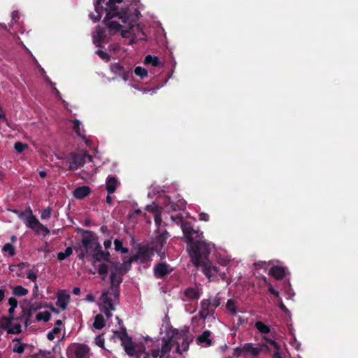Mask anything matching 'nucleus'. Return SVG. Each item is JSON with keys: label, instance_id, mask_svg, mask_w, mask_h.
Segmentation results:
<instances>
[{"label": "nucleus", "instance_id": "f257e3e1", "mask_svg": "<svg viewBox=\"0 0 358 358\" xmlns=\"http://www.w3.org/2000/svg\"><path fill=\"white\" fill-rule=\"evenodd\" d=\"M123 0H109L106 3V17L104 23L111 34L120 33L122 37H132L133 38L143 39V33L141 28L136 24L140 12L143 5L138 0L134 3L135 10L134 13H129L127 10L119 8L116 4Z\"/></svg>", "mask_w": 358, "mask_h": 358}, {"label": "nucleus", "instance_id": "f03ea898", "mask_svg": "<svg viewBox=\"0 0 358 358\" xmlns=\"http://www.w3.org/2000/svg\"><path fill=\"white\" fill-rule=\"evenodd\" d=\"M182 229L184 236L189 243L188 250L192 262L196 266H199L202 262L207 261V256L215 245L212 243L204 241L194 242L195 238H200L203 236V234L196 231L189 226L182 225Z\"/></svg>", "mask_w": 358, "mask_h": 358}, {"label": "nucleus", "instance_id": "7ed1b4c3", "mask_svg": "<svg viewBox=\"0 0 358 358\" xmlns=\"http://www.w3.org/2000/svg\"><path fill=\"white\" fill-rule=\"evenodd\" d=\"M122 274L120 269L115 265L110 275L112 287L108 291L103 292L98 301L100 311L108 318L112 317V312L115 310V306L119 303L120 292L115 286L121 282Z\"/></svg>", "mask_w": 358, "mask_h": 358}, {"label": "nucleus", "instance_id": "20e7f679", "mask_svg": "<svg viewBox=\"0 0 358 358\" xmlns=\"http://www.w3.org/2000/svg\"><path fill=\"white\" fill-rule=\"evenodd\" d=\"M83 245L78 256L80 259H84L89 254L92 256L94 263L95 262L108 261L109 253L101 250V245L97 237L90 234L83 240Z\"/></svg>", "mask_w": 358, "mask_h": 358}, {"label": "nucleus", "instance_id": "39448f33", "mask_svg": "<svg viewBox=\"0 0 358 358\" xmlns=\"http://www.w3.org/2000/svg\"><path fill=\"white\" fill-rule=\"evenodd\" d=\"M171 337L175 346V351L177 353L182 354L187 350L189 342L192 340L187 329L173 330Z\"/></svg>", "mask_w": 358, "mask_h": 358}, {"label": "nucleus", "instance_id": "423d86ee", "mask_svg": "<svg viewBox=\"0 0 358 358\" xmlns=\"http://www.w3.org/2000/svg\"><path fill=\"white\" fill-rule=\"evenodd\" d=\"M20 218L24 220L26 225L31 229L35 233L43 236H48L50 233L49 229L42 224L33 215L32 210L29 208L24 213H18Z\"/></svg>", "mask_w": 358, "mask_h": 358}, {"label": "nucleus", "instance_id": "0eeeda50", "mask_svg": "<svg viewBox=\"0 0 358 358\" xmlns=\"http://www.w3.org/2000/svg\"><path fill=\"white\" fill-rule=\"evenodd\" d=\"M87 158L89 161L92 160V157L86 153L78 154L71 153L67 157V164L69 169L73 171L78 169L83 166L85 164V159Z\"/></svg>", "mask_w": 358, "mask_h": 358}, {"label": "nucleus", "instance_id": "6e6552de", "mask_svg": "<svg viewBox=\"0 0 358 358\" xmlns=\"http://www.w3.org/2000/svg\"><path fill=\"white\" fill-rule=\"evenodd\" d=\"M90 350L85 345L72 343L67 349L69 358H88Z\"/></svg>", "mask_w": 358, "mask_h": 358}, {"label": "nucleus", "instance_id": "1a4fd4ad", "mask_svg": "<svg viewBox=\"0 0 358 358\" xmlns=\"http://www.w3.org/2000/svg\"><path fill=\"white\" fill-rule=\"evenodd\" d=\"M157 233V235L155 238L151 250H155L159 256L162 257L164 255V252L162 251V249L169 236L164 229L160 231V229H158Z\"/></svg>", "mask_w": 358, "mask_h": 358}, {"label": "nucleus", "instance_id": "9d476101", "mask_svg": "<svg viewBox=\"0 0 358 358\" xmlns=\"http://www.w3.org/2000/svg\"><path fill=\"white\" fill-rule=\"evenodd\" d=\"M173 348L175 349V346L171 341V337L170 338H163L161 351L152 350V357L153 358H164Z\"/></svg>", "mask_w": 358, "mask_h": 358}, {"label": "nucleus", "instance_id": "9b49d317", "mask_svg": "<svg viewBox=\"0 0 358 358\" xmlns=\"http://www.w3.org/2000/svg\"><path fill=\"white\" fill-rule=\"evenodd\" d=\"M124 350L129 356H134L136 354V345L126 334H122L120 337Z\"/></svg>", "mask_w": 358, "mask_h": 358}, {"label": "nucleus", "instance_id": "f8f14e48", "mask_svg": "<svg viewBox=\"0 0 358 358\" xmlns=\"http://www.w3.org/2000/svg\"><path fill=\"white\" fill-rule=\"evenodd\" d=\"M199 266H203V272L209 280H214L217 278L218 271L216 267L212 265L211 263L208 261H205Z\"/></svg>", "mask_w": 358, "mask_h": 358}, {"label": "nucleus", "instance_id": "ddd939ff", "mask_svg": "<svg viewBox=\"0 0 358 358\" xmlns=\"http://www.w3.org/2000/svg\"><path fill=\"white\" fill-rule=\"evenodd\" d=\"M263 348H266V346L262 345L261 347H254L252 343H246L242 348H236L235 350L238 352V354L250 352L252 355L256 357L259 354Z\"/></svg>", "mask_w": 358, "mask_h": 358}, {"label": "nucleus", "instance_id": "4468645a", "mask_svg": "<svg viewBox=\"0 0 358 358\" xmlns=\"http://www.w3.org/2000/svg\"><path fill=\"white\" fill-rule=\"evenodd\" d=\"M94 1L95 13H91L90 17L94 22H97L100 20L103 13L102 3H103V0H94Z\"/></svg>", "mask_w": 358, "mask_h": 358}, {"label": "nucleus", "instance_id": "2eb2a0df", "mask_svg": "<svg viewBox=\"0 0 358 358\" xmlns=\"http://www.w3.org/2000/svg\"><path fill=\"white\" fill-rule=\"evenodd\" d=\"M153 255L152 251L147 249L141 248L138 254L132 258L133 260L140 261L144 262L151 260V257Z\"/></svg>", "mask_w": 358, "mask_h": 358}, {"label": "nucleus", "instance_id": "dca6fc26", "mask_svg": "<svg viewBox=\"0 0 358 358\" xmlns=\"http://www.w3.org/2000/svg\"><path fill=\"white\" fill-rule=\"evenodd\" d=\"M69 298L70 296L66 292L63 290L59 291L57 294V305L62 309H65L66 308Z\"/></svg>", "mask_w": 358, "mask_h": 358}, {"label": "nucleus", "instance_id": "f3484780", "mask_svg": "<svg viewBox=\"0 0 358 358\" xmlns=\"http://www.w3.org/2000/svg\"><path fill=\"white\" fill-rule=\"evenodd\" d=\"M198 343L202 347H208L212 345V339L210 338V331H205L201 335L197 338Z\"/></svg>", "mask_w": 358, "mask_h": 358}, {"label": "nucleus", "instance_id": "a211bd4d", "mask_svg": "<svg viewBox=\"0 0 358 358\" xmlns=\"http://www.w3.org/2000/svg\"><path fill=\"white\" fill-rule=\"evenodd\" d=\"M171 271V268L164 264H159L155 268V274L157 277L160 278L168 274Z\"/></svg>", "mask_w": 358, "mask_h": 358}, {"label": "nucleus", "instance_id": "6ab92c4d", "mask_svg": "<svg viewBox=\"0 0 358 358\" xmlns=\"http://www.w3.org/2000/svg\"><path fill=\"white\" fill-rule=\"evenodd\" d=\"M51 311L56 312V310L55 308L51 307L50 310H46L38 313L36 315V320L37 321H43L45 322H48L50 319Z\"/></svg>", "mask_w": 358, "mask_h": 358}, {"label": "nucleus", "instance_id": "aec40b11", "mask_svg": "<svg viewBox=\"0 0 358 358\" xmlns=\"http://www.w3.org/2000/svg\"><path fill=\"white\" fill-rule=\"evenodd\" d=\"M90 188L87 186H82L73 191V196L78 199H82L90 194Z\"/></svg>", "mask_w": 358, "mask_h": 358}, {"label": "nucleus", "instance_id": "412c9836", "mask_svg": "<svg viewBox=\"0 0 358 358\" xmlns=\"http://www.w3.org/2000/svg\"><path fill=\"white\" fill-rule=\"evenodd\" d=\"M269 273L275 278L280 280L285 275V268L281 266H273Z\"/></svg>", "mask_w": 358, "mask_h": 358}, {"label": "nucleus", "instance_id": "4be33fe9", "mask_svg": "<svg viewBox=\"0 0 358 358\" xmlns=\"http://www.w3.org/2000/svg\"><path fill=\"white\" fill-rule=\"evenodd\" d=\"M111 70L113 73L121 76L124 80L129 78V72L126 71L122 66L118 64H114L111 66Z\"/></svg>", "mask_w": 358, "mask_h": 358}, {"label": "nucleus", "instance_id": "5701e85b", "mask_svg": "<svg viewBox=\"0 0 358 358\" xmlns=\"http://www.w3.org/2000/svg\"><path fill=\"white\" fill-rule=\"evenodd\" d=\"M146 210L148 211L152 212L155 214L154 219H155V224L157 226H159L162 222V218H161L160 215L159 214V210H158L157 206L155 203H152L150 206H148L146 208Z\"/></svg>", "mask_w": 358, "mask_h": 358}, {"label": "nucleus", "instance_id": "b1692460", "mask_svg": "<svg viewBox=\"0 0 358 358\" xmlns=\"http://www.w3.org/2000/svg\"><path fill=\"white\" fill-rule=\"evenodd\" d=\"M93 38L95 43H100L106 41L108 39V36L105 31H102L100 28H97Z\"/></svg>", "mask_w": 358, "mask_h": 358}, {"label": "nucleus", "instance_id": "393cba45", "mask_svg": "<svg viewBox=\"0 0 358 358\" xmlns=\"http://www.w3.org/2000/svg\"><path fill=\"white\" fill-rule=\"evenodd\" d=\"M200 290L198 287L188 288L185 291V295L188 299H197L200 296Z\"/></svg>", "mask_w": 358, "mask_h": 358}, {"label": "nucleus", "instance_id": "a878e982", "mask_svg": "<svg viewBox=\"0 0 358 358\" xmlns=\"http://www.w3.org/2000/svg\"><path fill=\"white\" fill-rule=\"evenodd\" d=\"M255 327L258 330V331L262 335H266L271 332V329L269 326L266 325V324L261 321L256 322L255 324Z\"/></svg>", "mask_w": 358, "mask_h": 358}, {"label": "nucleus", "instance_id": "bb28decb", "mask_svg": "<svg viewBox=\"0 0 358 358\" xmlns=\"http://www.w3.org/2000/svg\"><path fill=\"white\" fill-rule=\"evenodd\" d=\"M117 185V181L115 178H108L106 181V189L108 194L113 193L116 189Z\"/></svg>", "mask_w": 358, "mask_h": 358}, {"label": "nucleus", "instance_id": "cd10ccee", "mask_svg": "<svg viewBox=\"0 0 358 358\" xmlns=\"http://www.w3.org/2000/svg\"><path fill=\"white\" fill-rule=\"evenodd\" d=\"M13 351L14 352L22 354L24 351L26 345L21 343L19 340L15 339L13 341Z\"/></svg>", "mask_w": 358, "mask_h": 358}, {"label": "nucleus", "instance_id": "c85d7f7f", "mask_svg": "<svg viewBox=\"0 0 358 358\" xmlns=\"http://www.w3.org/2000/svg\"><path fill=\"white\" fill-rule=\"evenodd\" d=\"M105 326L104 318L102 315L98 314L95 316L93 327L96 329H101Z\"/></svg>", "mask_w": 358, "mask_h": 358}, {"label": "nucleus", "instance_id": "c756f323", "mask_svg": "<svg viewBox=\"0 0 358 358\" xmlns=\"http://www.w3.org/2000/svg\"><path fill=\"white\" fill-rule=\"evenodd\" d=\"M216 258L217 262L222 266H227L231 261V257H229V256L222 255L221 254H217Z\"/></svg>", "mask_w": 358, "mask_h": 358}, {"label": "nucleus", "instance_id": "7c9ffc66", "mask_svg": "<svg viewBox=\"0 0 358 358\" xmlns=\"http://www.w3.org/2000/svg\"><path fill=\"white\" fill-rule=\"evenodd\" d=\"M13 292L16 296H22L28 294V289L19 285L13 288Z\"/></svg>", "mask_w": 358, "mask_h": 358}, {"label": "nucleus", "instance_id": "2f4dec72", "mask_svg": "<svg viewBox=\"0 0 358 358\" xmlns=\"http://www.w3.org/2000/svg\"><path fill=\"white\" fill-rule=\"evenodd\" d=\"M12 322V320L10 317H2L0 319V328L3 329L8 331V328L10 326Z\"/></svg>", "mask_w": 358, "mask_h": 358}, {"label": "nucleus", "instance_id": "473e14b6", "mask_svg": "<svg viewBox=\"0 0 358 358\" xmlns=\"http://www.w3.org/2000/svg\"><path fill=\"white\" fill-rule=\"evenodd\" d=\"M115 250L117 252L125 254L128 252V249L123 246L122 242L118 239H115L114 241Z\"/></svg>", "mask_w": 358, "mask_h": 358}, {"label": "nucleus", "instance_id": "72a5a7b5", "mask_svg": "<svg viewBox=\"0 0 358 358\" xmlns=\"http://www.w3.org/2000/svg\"><path fill=\"white\" fill-rule=\"evenodd\" d=\"M29 146L27 143H23L22 142L17 141L14 144V149L18 153H22L27 149H28Z\"/></svg>", "mask_w": 358, "mask_h": 358}, {"label": "nucleus", "instance_id": "f704fd0d", "mask_svg": "<svg viewBox=\"0 0 358 358\" xmlns=\"http://www.w3.org/2000/svg\"><path fill=\"white\" fill-rule=\"evenodd\" d=\"M73 252V250L71 248H67L64 252H59L57 255V258L59 261H63L68 257H69Z\"/></svg>", "mask_w": 358, "mask_h": 358}, {"label": "nucleus", "instance_id": "c9c22d12", "mask_svg": "<svg viewBox=\"0 0 358 358\" xmlns=\"http://www.w3.org/2000/svg\"><path fill=\"white\" fill-rule=\"evenodd\" d=\"M145 64H151L154 66H157L159 65V59L157 57H152L151 55H148L145 58Z\"/></svg>", "mask_w": 358, "mask_h": 358}, {"label": "nucleus", "instance_id": "e433bc0d", "mask_svg": "<svg viewBox=\"0 0 358 358\" xmlns=\"http://www.w3.org/2000/svg\"><path fill=\"white\" fill-rule=\"evenodd\" d=\"M21 332V325L20 324H15L13 322L8 328V333L9 334H19Z\"/></svg>", "mask_w": 358, "mask_h": 358}, {"label": "nucleus", "instance_id": "4c0bfd02", "mask_svg": "<svg viewBox=\"0 0 358 358\" xmlns=\"http://www.w3.org/2000/svg\"><path fill=\"white\" fill-rule=\"evenodd\" d=\"M3 252H8L10 256H13L15 254V248L10 243H6L2 248Z\"/></svg>", "mask_w": 358, "mask_h": 358}, {"label": "nucleus", "instance_id": "58836bf2", "mask_svg": "<svg viewBox=\"0 0 358 358\" xmlns=\"http://www.w3.org/2000/svg\"><path fill=\"white\" fill-rule=\"evenodd\" d=\"M61 331V328L59 327H55L54 329L50 331L48 335L47 338L50 341H53L55 338V336L59 334Z\"/></svg>", "mask_w": 358, "mask_h": 358}, {"label": "nucleus", "instance_id": "ea45409f", "mask_svg": "<svg viewBox=\"0 0 358 358\" xmlns=\"http://www.w3.org/2000/svg\"><path fill=\"white\" fill-rule=\"evenodd\" d=\"M8 303L10 305V308H9V314L10 315V317L12 316V314L14 313L15 311V309L17 308V300L15 299V298H10L8 299Z\"/></svg>", "mask_w": 358, "mask_h": 358}, {"label": "nucleus", "instance_id": "a19ab883", "mask_svg": "<svg viewBox=\"0 0 358 358\" xmlns=\"http://www.w3.org/2000/svg\"><path fill=\"white\" fill-rule=\"evenodd\" d=\"M135 73L141 77L144 78L148 75V71L145 69L142 68L141 66H137L134 70Z\"/></svg>", "mask_w": 358, "mask_h": 358}, {"label": "nucleus", "instance_id": "79ce46f5", "mask_svg": "<svg viewBox=\"0 0 358 358\" xmlns=\"http://www.w3.org/2000/svg\"><path fill=\"white\" fill-rule=\"evenodd\" d=\"M263 280L264 282L268 285V291L271 294L276 296H279V292L278 291H276L273 287L271 285V284H270L268 280H267V278L266 277H263Z\"/></svg>", "mask_w": 358, "mask_h": 358}, {"label": "nucleus", "instance_id": "37998d69", "mask_svg": "<svg viewBox=\"0 0 358 358\" xmlns=\"http://www.w3.org/2000/svg\"><path fill=\"white\" fill-rule=\"evenodd\" d=\"M209 305H210V302L208 300L203 301L201 302L202 310L201 311V315L203 317H204L207 315L208 313L206 310L208 309Z\"/></svg>", "mask_w": 358, "mask_h": 358}, {"label": "nucleus", "instance_id": "c03bdc74", "mask_svg": "<svg viewBox=\"0 0 358 358\" xmlns=\"http://www.w3.org/2000/svg\"><path fill=\"white\" fill-rule=\"evenodd\" d=\"M227 308L229 311H230L232 314L236 313V308L235 303L233 300H229L227 303Z\"/></svg>", "mask_w": 358, "mask_h": 358}, {"label": "nucleus", "instance_id": "a18cd8bd", "mask_svg": "<svg viewBox=\"0 0 358 358\" xmlns=\"http://www.w3.org/2000/svg\"><path fill=\"white\" fill-rule=\"evenodd\" d=\"M270 265V262H258L254 264L257 269H264L266 270Z\"/></svg>", "mask_w": 358, "mask_h": 358}, {"label": "nucleus", "instance_id": "49530a36", "mask_svg": "<svg viewBox=\"0 0 358 358\" xmlns=\"http://www.w3.org/2000/svg\"><path fill=\"white\" fill-rule=\"evenodd\" d=\"M51 210L50 208H46L41 212V217L42 220L48 219L50 217Z\"/></svg>", "mask_w": 358, "mask_h": 358}, {"label": "nucleus", "instance_id": "de8ad7c7", "mask_svg": "<svg viewBox=\"0 0 358 358\" xmlns=\"http://www.w3.org/2000/svg\"><path fill=\"white\" fill-rule=\"evenodd\" d=\"M80 123L78 121H74L73 122V128L74 131L78 134L81 135V131H80Z\"/></svg>", "mask_w": 358, "mask_h": 358}, {"label": "nucleus", "instance_id": "09e8293b", "mask_svg": "<svg viewBox=\"0 0 358 358\" xmlns=\"http://www.w3.org/2000/svg\"><path fill=\"white\" fill-rule=\"evenodd\" d=\"M95 343L98 346L103 348L104 345V339L102 336H99L96 338Z\"/></svg>", "mask_w": 358, "mask_h": 358}, {"label": "nucleus", "instance_id": "8fccbe9b", "mask_svg": "<svg viewBox=\"0 0 358 358\" xmlns=\"http://www.w3.org/2000/svg\"><path fill=\"white\" fill-rule=\"evenodd\" d=\"M27 277L29 280H31L34 282V281H36V280L37 278V275L34 272H33L32 271H29L28 273H27Z\"/></svg>", "mask_w": 358, "mask_h": 358}, {"label": "nucleus", "instance_id": "3c124183", "mask_svg": "<svg viewBox=\"0 0 358 358\" xmlns=\"http://www.w3.org/2000/svg\"><path fill=\"white\" fill-rule=\"evenodd\" d=\"M97 54L99 55V56L101 58H102L104 60H108V59H109L108 55L106 52H104L103 50H99L97 52Z\"/></svg>", "mask_w": 358, "mask_h": 358}, {"label": "nucleus", "instance_id": "603ef678", "mask_svg": "<svg viewBox=\"0 0 358 358\" xmlns=\"http://www.w3.org/2000/svg\"><path fill=\"white\" fill-rule=\"evenodd\" d=\"M107 271H108V266L106 265L105 264H101V266H100V268L99 269V273L100 274H106L107 273Z\"/></svg>", "mask_w": 358, "mask_h": 358}, {"label": "nucleus", "instance_id": "864d4df0", "mask_svg": "<svg viewBox=\"0 0 358 358\" xmlns=\"http://www.w3.org/2000/svg\"><path fill=\"white\" fill-rule=\"evenodd\" d=\"M279 307L283 311L285 312V313H289V310L286 308V306L284 305V303H282V301L281 299H280V301H279Z\"/></svg>", "mask_w": 358, "mask_h": 358}, {"label": "nucleus", "instance_id": "5fc2aeb1", "mask_svg": "<svg viewBox=\"0 0 358 358\" xmlns=\"http://www.w3.org/2000/svg\"><path fill=\"white\" fill-rule=\"evenodd\" d=\"M199 220H202V221H208L209 220V215L205 213H201L199 215Z\"/></svg>", "mask_w": 358, "mask_h": 358}, {"label": "nucleus", "instance_id": "6e6d98bb", "mask_svg": "<svg viewBox=\"0 0 358 358\" xmlns=\"http://www.w3.org/2000/svg\"><path fill=\"white\" fill-rule=\"evenodd\" d=\"M264 339L269 344H271V345H273L275 349H278V345L273 341L271 340V339H268V338H266L264 337Z\"/></svg>", "mask_w": 358, "mask_h": 358}, {"label": "nucleus", "instance_id": "4d7b16f0", "mask_svg": "<svg viewBox=\"0 0 358 358\" xmlns=\"http://www.w3.org/2000/svg\"><path fill=\"white\" fill-rule=\"evenodd\" d=\"M137 358H151V357L147 352H141L137 355Z\"/></svg>", "mask_w": 358, "mask_h": 358}, {"label": "nucleus", "instance_id": "13d9d810", "mask_svg": "<svg viewBox=\"0 0 358 358\" xmlns=\"http://www.w3.org/2000/svg\"><path fill=\"white\" fill-rule=\"evenodd\" d=\"M38 286L37 284H35L33 291V295L34 298L38 297Z\"/></svg>", "mask_w": 358, "mask_h": 358}, {"label": "nucleus", "instance_id": "bf43d9fd", "mask_svg": "<svg viewBox=\"0 0 358 358\" xmlns=\"http://www.w3.org/2000/svg\"><path fill=\"white\" fill-rule=\"evenodd\" d=\"M112 245V242H111V240H107V241H105L104 243H103V245L105 247V249H108Z\"/></svg>", "mask_w": 358, "mask_h": 358}, {"label": "nucleus", "instance_id": "052dcab7", "mask_svg": "<svg viewBox=\"0 0 358 358\" xmlns=\"http://www.w3.org/2000/svg\"><path fill=\"white\" fill-rule=\"evenodd\" d=\"M94 299V297L92 294H88L86 296V300L88 301H93Z\"/></svg>", "mask_w": 358, "mask_h": 358}, {"label": "nucleus", "instance_id": "680f3d73", "mask_svg": "<svg viewBox=\"0 0 358 358\" xmlns=\"http://www.w3.org/2000/svg\"><path fill=\"white\" fill-rule=\"evenodd\" d=\"M5 296L4 291L2 289H0V302L3 299Z\"/></svg>", "mask_w": 358, "mask_h": 358}, {"label": "nucleus", "instance_id": "e2e57ef3", "mask_svg": "<svg viewBox=\"0 0 358 358\" xmlns=\"http://www.w3.org/2000/svg\"><path fill=\"white\" fill-rule=\"evenodd\" d=\"M80 292V290L78 287H75L73 289V293L76 295L79 294Z\"/></svg>", "mask_w": 358, "mask_h": 358}, {"label": "nucleus", "instance_id": "0e129e2a", "mask_svg": "<svg viewBox=\"0 0 358 358\" xmlns=\"http://www.w3.org/2000/svg\"><path fill=\"white\" fill-rule=\"evenodd\" d=\"M39 176L43 178L46 176V172L44 171H41L39 172Z\"/></svg>", "mask_w": 358, "mask_h": 358}, {"label": "nucleus", "instance_id": "69168bd1", "mask_svg": "<svg viewBox=\"0 0 358 358\" xmlns=\"http://www.w3.org/2000/svg\"><path fill=\"white\" fill-rule=\"evenodd\" d=\"M287 294H288V297H289V299H292V298L294 296V293L292 291H289V292L287 293Z\"/></svg>", "mask_w": 358, "mask_h": 358}, {"label": "nucleus", "instance_id": "338daca9", "mask_svg": "<svg viewBox=\"0 0 358 358\" xmlns=\"http://www.w3.org/2000/svg\"><path fill=\"white\" fill-rule=\"evenodd\" d=\"M106 201L108 203L110 204L112 203V198L110 196H108L106 198Z\"/></svg>", "mask_w": 358, "mask_h": 358}, {"label": "nucleus", "instance_id": "774afa93", "mask_svg": "<svg viewBox=\"0 0 358 358\" xmlns=\"http://www.w3.org/2000/svg\"><path fill=\"white\" fill-rule=\"evenodd\" d=\"M62 324V322L60 320H58L57 322H56V327H60V326Z\"/></svg>", "mask_w": 358, "mask_h": 358}]
</instances>
